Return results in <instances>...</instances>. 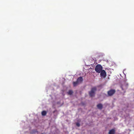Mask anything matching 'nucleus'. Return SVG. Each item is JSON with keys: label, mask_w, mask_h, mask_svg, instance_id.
<instances>
[{"label": "nucleus", "mask_w": 134, "mask_h": 134, "mask_svg": "<svg viewBox=\"0 0 134 134\" xmlns=\"http://www.w3.org/2000/svg\"><path fill=\"white\" fill-rule=\"evenodd\" d=\"M79 83L77 82V81L76 82H73V85L74 86H76L77 85H78Z\"/></svg>", "instance_id": "9"}, {"label": "nucleus", "mask_w": 134, "mask_h": 134, "mask_svg": "<svg viewBox=\"0 0 134 134\" xmlns=\"http://www.w3.org/2000/svg\"><path fill=\"white\" fill-rule=\"evenodd\" d=\"M76 125L78 127H79L80 126V124L79 123H76Z\"/></svg>", "instance_id": "12"}, {"label": "nucleus", "mask_w": 134, "mask_h": 134, "mask_svg": "<svg viewBox=\"0 0 134 134\" xmlns=\"http://www.w3.org/2000/svg\"><path fill=\"white\" fill-rule=\"evenodd\" d=\"M115 92V90L111 89L108 92V94L109 96H111L113 95Z\"/></svg>", "instance_id": "5"}, {"label": "nucleus", "mask_w": 134, "mask_h": 134, "mask_svg": "<svg viewBox=\"0 0 134 134\" xmlns=\"http://www.w3.org/2000/svg\"><path fill=\"white\" fill-rule=\"evenodd\" d=\"M102 66L100 64L97 65L96 67L95 68V71L98 73H100L102 70Z\"/></svg>", "instance_id": "1"}, {"label": "nucleus", "mask_w": 134, "mask_h": 134, "mask_svg": "<svg viewBox=\"0 0 134 134\" xmlns=\"http://www.w3.org/2000/svg\"><path fill=\"white\" fill-rule=\"evenodd\" d=\"M100 76L101 77L105 78L106 76V73L104 70H102L100 72Z\"/></svg>", "instance_id": "4"}, {"label": "nucleus", "mask_w": 134, "mask_h": 134, "mask_svg": "<svg viewBox=\"0 0 134 134\" xmlns=\"http://www.w3.org/2000/svg\"><path fill=\"white\" fill-rule=\"evenodd\" d=\"M115 130L114 129L110 130L109 132V134H115Z\"/></svg>", "instance_id": "7"}, {"label": "nucleus", "mask_w": 134, "mask_h": 134, "mask_svg": "<svg viewBox=\"0 0 134 134\" xmlns=\"http://www.w3.org/2000/svg\"><path fill=\"white\" fill-rule=\"evenodd\" d=\"M83 80L82 77L80 76L78 78L77 80V81L79 83H81L82 81Z\"/></svg>", "instance_id": "6"}, {"label": "nucleus", "mask_w": 134, "mask_h": 134, "mask_svg": "<svg viewBox=\"0 0 134 134\" xmlns=\"http://www.w3.org/2000/svg\"><path fill=\"white\" fill-rule=\"evenodd\" d=\"M128 84L126 82H124L120 86V87L121 88L122 90H125L128 88Z\"/></svg>", "instance_id": "3"}, {"label": "nucleus", "mask_w": 134, "mask_h": 134, "mask_svg": "<svg viewBox=\"0 0 134 134\" xmlns=\"http://www.w3.org/2000/svg\"><path fill=\"white\" fill-rule=\"evenodd\" d=\"M73 92L72 91L69 90L68 92V93L69 95H71L72 94Z\"/></svg>", "instance_id": "11"}, {"label": "nucleus", "mask_w": 134, "mask_h": 134, "mask_svg": "<svg viewBox=\"0 0 134 134\" xmlns=\"http://www.w3.org/2000/svg\"><path fill=\"white\" fill-rule=\"evenodd\" d=\"M98 108L100 109H102L103 108V105L101 104H99L97 105Z\"/></svg>", "instance_id": "8"}, {"label": "nucleus", "mask_w": 134, "mask_h": 134, "mask_svg": "<svg viewBox=\"0 0 134 134\" xmlns=\"http://www.w3.org/2000/svg\"><path fill=\"white\" fill-rule=\"evenodd\" d=\"M96 88L95 87L91 88V91L89 92V95L91 97H92L94 96L95 92L96 91Z\"/></svg>", "instance_id": "2"}, {"label": "nucleus", "mask_w": 134, "mask_h": 134, "mask_svg": "<svg viewBox=\"0 0 134 134\" xmlns=\"http://www.w3.org/2000/svg\"><path fill=\"white\" fill-rule=\"evenodd\" d=\"M41 114L42 115L45 116L47 114V112L45 111H42Z\"/></svg>", "instance_id": "10"}]
</instances>
